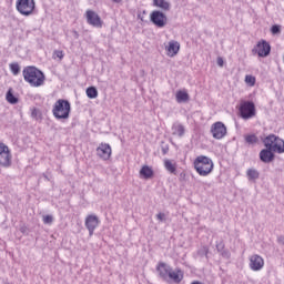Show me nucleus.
<instances>
[{
  "mask_svg": "<svg viewBox=\"0 0 284 284\" xmlns=\"http://www.w3.org/2000/svg\"><path fill=\"white\" fill-rule=\"evenodd\" d=\"M37 114H38L37 109H33L32 112H31V116L37 118Z\"/></svg>",
  "mask_w": 284,
  "mask_h": 284,
  "instance_id": "obj_38",
  "label": "nucleus"
},
{
  "mask_svg": "<svg viewBox=\"0 0 284 284\" xmlns=\"http://www.w3.org/2000/svg\"><path fill=\"white\" fill-rule=\"evenodd\" d=\"M222 256H226V258H230V252H229V251H224V252L222 253Z\"/></svg>",
  "mask_w": 284,
  "mask_h": 284,
  "instance_id": "obj_39",
  "label": "nucleus"
},
{
  "mask_svg": "<svg viewBox=\"0 0 284 284\" xmlns=\"http://www.w3.org/2000/svg\"><path fill=\"white\" fill-rule=\"evenodd\" d=\"M18 1H34V0H18Z\"/></svg>",
  "mask_w": 284,
  "mask_h": 284,
  "instance_id": "obj_42",
  "label": "nucleus"
},
{
  "mask_svg": "<svg viewBox=\"0 0 284 284\" xmlns=\"http://www.w3.org/2000/svg\"><path fill=\"white\" fill-rule=\"evenodd\" d=\"M217 252H223L225 250V244L223 242H220L216 244Z\"/></svg>",
  "mask_w": 284,
  "mask_h": 284,
  "instance_id": "obj_33",
  "label": "nucleus"
},
{
  "mask_svg": "<svg viewBox=\"0 0 284 284\" xmlns=\"http://www.w3.org/2000/svg\"><path fill=\"white\" fill-rule=\"evenodd\" d=\"M140 176L145 180L152 179L154 176V170L149 165H143L140 170Z\"/></svg>",
  "mask_w": 284,
  "mask_h": 284,
  "instance_id": "obj_18",
  "label": "nucleus"
},
{
  "mask_svg": "<svg viewBox=\"0 0 284 284\" xmlns=\"http://www.w3.org/2000/svg\"><path fill=\"white\" fill-rule=\"evenodd\" d=\"M17 10L24 17H30L34 12V1H18Z\"/></svg>",
  "mask_w": 284,
  "mask_h": 284,
  "instance_id": "obj_8",
  "label": "nucleus"
},
{
  "mask_svg": "<svg viewBox=\"0 0 284 284\" xmlns=\"http://www.w3.org/2000/svg\"><path fill=\"white\" fill-rule=\"evenodd\" d=\"M194 169L200 176H207V174H212V170H214V162L205 155H199L194 160Z\"/></svg>",
  "mask_w": 284,
  "mask_h": 284,
  "instance_id": "obj_2",
  "label": "nucleus"
},
{
  "mask_svg": "<svg viewBox=\"0 0 284 284\" xmlns=\"http://www.w3.org/2000/svg\"><path fill=\"white\" fill-rule=\"evenodd\" d=\"M158 221H165V213H159L156 215Z\"/></svg>",
  "mask_w": 284,
  "mask_h": 284,
  "instance_id": "obj_34",
  "label": "nucleus"
},
{
  "mask_svg": "<svg viewBox=\"0 0 284 284\" xmlns=\"http://www.w3.org/2000/svg\"><path fill=\"white\" fill-rule=\"evenodd\" d=\"M10 70L12 72V74H14V77H17V74H19V72H21V67H19V63L14 62L10 64Z\"/></svg>",
  "mask_w": 284,
  "mask_h": 284,
  "instance_id": "obj_28",
  "label": "nucleus"
},
{
  "mask_svg": "<svg viewBox=\"0 0 284 284\" xmlns=\"http://www.w3.org/2000/svg\"><path fill=\"white\" fill-rule=\"evenodd\" d=\"M191 284H203V283L195 281V282H192Z\"/></svg>",
  "mask_w": 284,
  "mask_h": 284,
  "instance_id": "obj_41",
  "label": "nucleus"
},
{
  "mask_svg": "<svg viewBox=\"0 0 284 284\" xmlns=\"http://www.w3.org/2000/svg\"><path fill=\"white\" fill-rule=\"evenodd\" d=\"M150 19L152 24L156 26V28H165V26H168V16L159 10L152 11Z\"/></svg>",
  "mask_w": 284,
  "mask_h": 284,
  "instance_id": "obj_6",
  "label": "nucleus"
},
{
  "mask_svg": "<svg viewBox=\"0 0 284 284\" xmlns=\"http://www.w3.org/2000/svg\"><path fill=\"white\" fill-rule=\"evenodd\" d=\"M169 281H172L173 283H181V281H183V271H181V268H175L170 271L169 273Z\"/></svg>",
  "mask_w": 284,
  "mask_h": 284,
  "instance_id": "obj_17",
  "label": "nucleus"
},
{
  "mask_svg": "<svg viewBox=\"0 0 284 284\" xmlns=\"http://www.w3.org/2000/svg\"><path fill=\"white\" fill-rule=\"evenodd\" d=\"M95 152L97 156H99V159H102V161H110L112 156V146H110V144L108 143H100Z\"/></svg>",
  "mask_w": 284,
  "mask_h": 284,
  "instance_id": "obj_9",
  "label": "nucleus"
},
{
  "mask_svg": "<svg viewBox=\"0 0 284 284\" xmlns=\"http://www.w3.org/2000/svg\"><path fill=\"white\" fill-rule=\"evenodd\" d=\"M265 265V261H263V257L260 255H252L250 257V267L253 270V272H258L260 270H263V266Z\"/></svg>",
  "mask_w": 284,
  "mask_h": 284,
  "instance_id": "obj_14",
  "label": "nucleus"
},
{
  "mask_svg": "<svg viewBox=\"0 0 284 284\" xmlns=\"http://www.w3.org/2000/svg\"><path fill=\"white\" fill-rule=\"evenodd\" d=\"M53 222H54V217L52 215H44L43 216L44 225H52Z\"/></svg>",
  "mask_w": 284,
  "mask_h": 284,
  "instance_id": "obj_30",
  "label": "nucleus"
},
{
  "mask_svg": "<svg viewBox=\"0 0 284 284\" xmlns=\"http://www.w3.org/2000/svg\"><path fill=\"white\" fill-rule=\"evenodd\" d=\"M172 271V267H170V265H168L165 262H160L156 266V272L160 276V278H162V281H170V272Z\"/></svg>",
  "mask_w": 284,
  "mask_h": 284,
  "instance_id": "obj_13",
  "label": "nucleus"
},
{
  "mask_svg": "<svg viewBox=\"0 0 284 284\" xmlns=\"http://www.w3.org/2000/svg\"><path fill=\"white\" fill-rule=\"evenodd\" d=\"M0 165L2 168H10L12 165L10 149L3 142H0Z\"/></svg>",
  "mask_w": 284,
  "mask_h": 284,
  "instance_id": "obj_5",
  "label": "nucleus"
},
{
  "mask_svg": "<svg viewBox=\"0 0 284 284\" xmlns=\"http://www.w3.org/2000/svg\"><path fill=\"white\" fill-rule=\"evenodd\" d=\"M245 142L248 143V145H254L255 143H258V138L256 134H250L245 136Z\"/></svg>",
  "mask_w": 284,
  "mask_h": 284,
  "instance_id": "obj_27",
  "label": "nucleus"
},
{
  "mask_svg": "<svg viewBox=\"0 0 284 284\" xmlns=\"http://www.w3.org/2000/svg\"><path fill=\"white\" fill-rule=\"evenodd\" d=\"M164 168L171 174H174L176 172V164L172 163V161H170V160L164 161Z\"/></svg>",
  "mask_w": 284,
  "mask_h": 284,
  "instance_id": "obj_25",
  "label": "nucleus"
},
{
  "mask_svg": "<svg viewBox=\"0 0 284 284\" xmlns=\"http://www.w3.org/2000/svg\"><path fill=\"white\" fill-rule=\"evenodd\" d=\"M224 63H225V61H223V58L219 57V58H217V65H219L220 68H223Z\"/></svg>",
  "mask_w": 284,
  "mask_h": 284,
  "instance_id": "obj_35",
  "label": "nucleus"
},
{
  "mask_svg": "<svg viewBox=\"0 0 284 284\" xmlns=\"http://www.w3.org/2000/svg\"><path fill=\"white\" fill-rule=\"evenodd\" d=\"M211 133L213 135V139H223L227 134V128L223 122H215L211 126Z\"/></svg>",
  "mask_w": 284,
  "mask_h": 284,
  "instance_id": "obj_10",
  "label": "nucleus"
},
{
  "mask_svg": "<svg viewBox=\"0 0 284 284\" xmlns=\"http://www.w3.org/2000/svg\"><path fill=\"white\" fill-rule=\"evenodd\" d=\"M153 1H159V0H153Z\"/></svg>",
  "mask_w": 284,
  "mask_h": 284,
  "instance_id": "obj_43",
  "label": "nucleus"
},
{
  "mask_svg": "<svg viewBox=\"0 0 284 284\" xmlns=\"http://www.w3.org/2000/svg\"><path fill=\"white\" fill-rule=\"evenodd\" d=\"M246 176H247L248 181H256V179H258V176H260V173L255 169H248L246 172Z\"/></svg>",
  "mask_w": 284,
  "mask_h": 284,
  "instance_id": "obj_23",
  "label": "nucleus"
},
{
  "mask_svg": "<svg viewBox=\"0 0 284 284\" xmlns=\"http://www.w3.org/2000/svg\"><path fill=\"white\" fill-rule=\"evenodd\" d=\"M70 102L68 100H58L53 106V116L58 120L70 119Z\"/></svg>",
  "mask_w": 284,
  "mask_h": 284,
  "instance_id": "obj_3",
  "label": "nucleus"
},
{
  "mask_svg": "<svg viewBox=\"0 0 284 284\" xmlns=\"http://www.w3.org/2000/svg\"><path fill=\"white\" fill-rule=\"evenodd\" d=\"M153 6H155V8H161L162 10H170V2L168 1H154Z\"/></svg>",
  "mask_w": 284,
  "mask_h": 284,
  "instance_id": "obj_26",
  "label": "nucleus"
},
{
  "mask_svg": "<svg viewBox=\"0 0 284 284\" xmlns=\"http://www.w3.org/2000/svg\"><path fill=\"white\" fill-rule=\"evenodd\" d=\"M55 57H58V59H63V51H54Z\"/></svg>",
  "mask_w": 284,
  "mask_h": 284,
  "instance_id": "obj_36",
  "label": "nucleus"
},
{
  "mask_svg": "<svg viewBox=\"0 0 284 284\" xmlns=\"http://www.w3.org/2000/svg\"><path fill=\"white\" fill-rule=\"evenodd\" d=\"M7 101L8 103H12V105L19 103V99H17V97H14V94H12L10 91L7 93Z\"/></svg>",
  "mask_w": 284,
  "mask_h": 284,
  "instance_id": "obj_29",
  "label": "nucleus"
},
{
  "mask_svg": "<svg viewBox=\"0 0 284 284\" xmlns=\"http://www.w3.org/2000/svg\"><path fill=\"white\" fill-rule=\"evenodd\" d=\"M85 17L89 26H92L93 28H103V20H101L99 13L94 12L93 10H87Z\"/></svg>",
  "mask_w": 284,
  "mask_h": 284,
  "instance_id": "obj_11",
  "label": "nucleus"
},
{
  "mask_svg": "<svg viewBox=\"0 0 284 284\" xmlns=\"http://www.w3.org/2000/svg\"><path fill=\"white\" fill-rule=\"evenodd\" d=\"M178 103H187L190 101V94L185 90H179L175 94Z\"/></svg>",
  "mask_w": 284,
  "mask_h": 284,
  "instance_id": "obj_19",
  "label": "nucleus"
},
{
  "mask_svg": "<svg viewBox=\"0 0 284 284\" xmlns=\"http://www.w3.org/2000/svg\"><path fill=\"white\" fill-rule=\"evenodd\" d=\"M165 50L168 52V57H176L181 50V43H179V41L171 40L169 45L165 47Z\"/></svg>",
  "mask_w": 284,
  "mask_h": 284,
  "instance_id": "obj_15",
  "label": "nucleus"
},
{
  "mask_svg": "<svg viewBox=\"0 0 284 284\" xmlns=\"http://www.w3.org/2000/svg\"><path fill=\"white\" fill-rule=\"evenodd\" d=\"M241 116L247 121V119H253L256 116V105L252 101H242L240 105Z\"/></svg>",
  "mask_w": 284,
  "mask_h": 284,
  "instance_id": "obj_4",
  "label": "nucleus"
},
{
  "mask_svg": "<svg viewBox=\"0 0 284 284\" xmlns=\"http://www.w3.org/2000/svg\"><path fill=\"white\" fill-rule=\"evenodd\" d=\"M245 81H246V83H250L251 85H255L256 78H254L253 75H246Z\"/></svg>",
  "mask_w": 284,
  "mask_h": 284,
  "instance_id": "obj_31",
  "label": "nucleus"
},
{
  "mask_svg": "<svg viewBox=\"0 0 284 284\" xmlns=\"http://www.w3.org/2000/svg\"><path fill=\"white\" fill-rule=\"evenodd\" d=\"M252 52L253 54H257L262 58L270 57V52H272V47L270 45V42L261 40L260 42H257L255 48H253Z\"/></svg>",
  "mask_w": 284,
  "mask_h": 284,
  "instance_id": "obj_7",
  "label": "nucleus"
},
{
  "mask_svg": "<svg viewBox=\"0 0 284 284\" xmlns=\"http://www.w3.org/2000/svg\"><path fill=\"white\" fill-rule=\"evenodd\" d=\"M273 152H277V154H283L284 152V141L283 139L276 136L275 143L273 144Z\"/></svg>",
  "mask_w": 284,
  "mask_h": 284,
  "instance_id": "obj_20",
  "label": "nucleus"
},
{
  "mask_svg": "<svg viewBox=\"0 0 284 284\" xmlns=\"http://www.w3.org/2000/svg\"><path fill=\"white\" fill-rule=\"evenodd\" d=\"M23 77L27 83H30L33 88L43 85L45 75L37 67H27L23 69Z\"/></svg>",
  "mask_w": 284,
  "mask_h": 284,
  "instance_id": "obj_1",
  "label": "nucleus"
},
{
  "mask_svg": "<svg viewBox=\"0 0 284 284\" xmlns=\"http://www.w3.org/2000/svg\"><path fill=\"white\" fill-rule=\"evenodd\" d=\"M99 216L97 215H88L85 219V227L89 231V236H93L94 235V230H97V227H99Z\"/></svg>",
  "mask_w": 284,
  "mask_h": 284,
  "instance_id": "obj_12",
  "label": "nucleus"
},
{
  "mask_svg": "<svg viewBox=\"0 0 284 284\" xmlns=\"http://www.w3.org/2000/svg\"><path fill=\"white\" fill-rule=\"evenodd\" d=\"M277 243H282V245H284V237H283V236H280V237L277 239Z\"/></svg>",
  "mask_w": 284,
  "mask_h": 284,
  "instance_id": "obj_40",
  "label": "nucleus"
},
{
  "mask_svg": "<svg viewBox=\"0 0 284 284\" xmlns=\"http://www.w3.org/2000/svg\"><path fill=\"white\" fill-rule=\"evenodd\" d=\"M87 97L89 99H97V97H99V91L97 90V87H89L87 89Z\"/></svg>",
  "mask_w": 284,
  "mask_h": 284,
  "instance_id": "obj_24",
  "label": "nucleus"
},
{
  "mask_svg": "<svg viewBox=\"0 0 284 284\" xmlns=\"http://www.w3.org/2000/svg\"><path fill=\"white\" fill-rule=\"evenodd\" d=\"M144 14H146L145 11H143L142 13H139V14H138V18H139L141 21H144V19H143V16H144Z\"/></svg>",
  "mask_w": 284,
  "mask_h": 284,
  "instance_id": "obj_37",
  "label": "nucleus"
},
{
  "mask_svg": "<svg viewBox=\"0 0 284 284\" xmlns=\"http://www.w3.org/2000/svg\"><path fill=\"white\" fill-rule=\"evenodd\" d=\"M271 32H272V34H278L281 32V26L274 24L271 28Z\"/></svg>",
  "mask_w": 284,
  "mask_h": 284,
  "instance_id": "obj_32",
  "label": "nucleus"
},
{
  "mask_svg": "<svg viewBox=\"0 0 284 284\" xmlns=\"http://www.w3.org/2000/svg\"><path fill=\"white\" fill-rule=\"evenodd\" d=\"M260 160L262 163H272L274 161V153L272 149H263L260 152Z\"/></svg>",
  "mask_w": 284,
  "mask_h": 284,
  "instance_id": "obj_16",
  "label": "nucleus"
},
{
  "mask_svg": "<svg viewBox=\"0 0 284 284\" xmlns=\"http://www.w3.org/2000/svg\"><path fill=\"white\" fill-rule=\"evenodd\" d=\"M172 132L175 136H183L185 134V126H183V124L175 123L172 126Z\"/></svg>",
  "mask_w": 284,
  "mask_h": 284,
  "instance_id": "obj_21",
  "label": "nucleus"
},
{
  "mask_svg": "<svg viewBox=\"0 0 284 284\" xmlns=\"http://www.w3.org/2000/svg\"><path fill=\"white\" fill-rule=\"evenodd\" d=\"M275 142H276V135L274 134H270L264 139V145L268 150H272L274 148Z\"/></svg>",
  "mask_w": 284,
  "mask_h": 284,
  "instance_id": "obj_22",
  "label": "nucleus"
}]
</instances>
